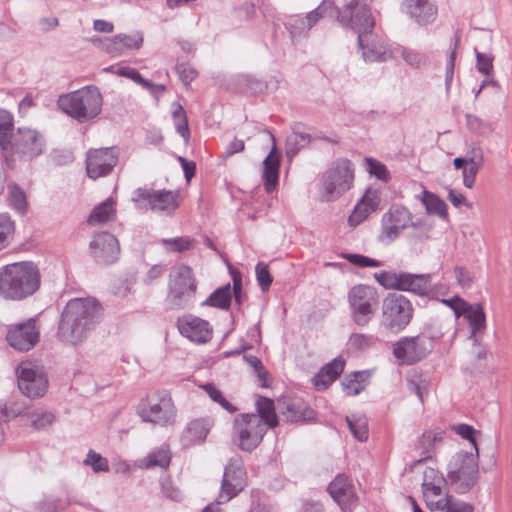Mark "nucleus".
I'll list each match as a JSON object with an SVG mask.
<instances>
[{"instance_id":"63","label":"nucleus","mask_w":512,"mask_h":512,"mask_svg":"<svg viewBox=\"0 0 512 512\" xmlns=\"http://www.w3.org/2000/svg\"><path fill=\"white\" fill-rule=\"evenodd\" d=\"M477 70L483 75L490 76L493 72V57L489 54L476 52Z\"/></svg>"},{"instance_id":"20","label":"nucleus","mask_w":512,"mask_h":512,"mask_svg":"<svg viewBox=\"0 0 512 512\" xmlns=\"http://www.w3.org/2000/svg\"><path fill=\"white\" fill-rule=\"evenodd\" d=\"M89 253L99 264H112L119 258L120 245L117 238L111 233L99 232L92 237Z\"/></svg>"},{"instance_id":"10","label":"nucleus","mask_w":512,"mask_h":512,"mask_svg":"<svg viewBox=\"0 0 512 512\" xmlns=\"http://www.w3.org/2000/svg\"><path fill=\"white\" fill-rule=\"evenodd\" d=\"M375 280L385 289L412 292L420 296L428 294L431 274L382 271L374 274Z\"/></svg>"},{"instance_id":"34","label":"nucleus","mask_w":512,"mask_h":512,"mask_svg":"<svg viewBox=\"0 0 512 512\" xmlns=\"http://www.w3.org/2000/svg\"><path fill=\"white\" fill-rule=\"evenodd\" d=\"M464 316L471 328V337H475L477 333L482 332L486 327V316L482 304H467L463 311Z\"/></svg>"},{"instance_id":"55","label":"nucleus","mask_w":512,"mask_h":512,"mask_svg":"<svg viewBox=\"0 0 512 512\" xmlns=\"http://www.w3.org/2000/svg\"><path fill=\"white\" fill-rule=\"evenodd\" d=\"M460 42V36L456 35L454 47L451 50L447 62H446V69H445V88L448 92L450 90L452 81H453V75H454V68H455V60L457 55V48Z\"/></svg>"},{"instance_id":"30","label":"nucleus","mask_w":512,"mask_h":512,"mask_svg":"<svg viewBox=\"0 0 512 512\" xmlns=\"http://www.w3.org/2000/svg\"><path fill=\"white\" fill-rule=\"evenodd\" d=\"M279 411L290 422L308 421L314 418V411L302 399H288L279 403Z\"/></svg>"},{"instance_id":"2","label":"nucleus","mask_w":512,"mask_h":512,"mask_svg":"<svg viewBox=\"0 0 512 512\" xmlns=\"http://www.w3.org/2000/svg\"><path fill=\"white\" fill-rule=\"evenodd\" d=\"M40 284V271L33 262H16L0 268V297L6 301H22L32 296Z\"/></svg>"},{"instance_id":"64","label":"nucleus","mask_w":512,"mask_h":512,"mask_svg":"<svg viewBox=\"0 0 512 512\" xmlns=\"http://www.w3.org/2000/svg\"><path fill=\"white\" fill-rule=\"evenodd\" d=\"M453 430L455 431L456 434H458L462 438L470 441V443L472 444V451H475V449H478L477 443H476V440L474 437V434L476 431L472 426H470L468 424H458V425L453 426Z\"/></svg>"},{"instance_id":"11","label":"nucleus","mask_w":512,"mask_h":512,"mask_svg":"<svg viewBox=\"0 0 512 512\" xmlns=\"http://www.w3.org/2000/svg\"><path fill=\"white\" fill-rule=\"evenodd\" d=\"M413 317L411 302L403 295L388 294L382 302L383 324L390 331L398 333L404 330Z\"/></svg>"},{"instance_id":"5","label":"nucleus","mask_w":512,"mask_h":512,"mask_svg":"<svg viewBox=\"0 0 512 512\" xmlns=\"http://www.w3.org/2000/svg\"><path fill=\"white\" fill-rule=\"evenodd\" d=\"M197 281L192 269L185 264L173 266L169 273L166 304L170 309L189 307L195 300Z\"/></svg>"},{"instance_id":"25","label":"nucleus","mask_w":512,"mask_h":512,"mask_svg":"<svg viewBox=\"0 0 512 512\" xmlns=\"http://www.w3.org/2000/svg\"><path fill=\"white\" fill-rule=\"evenodd\" d=\"M213 426L214 421L210 417L195 418L189 421L180 436L182 447L190 448L204 443Z\"/></svg>"},{"instance_id":"49","label":"nucleus","mask_w":512,"mask_h":512,"mask_svg":"<svg viewBox=\"0 0 512 512\" xmlns=\"http://www.w3.org/2000/svg\"><path fill=\"white\" fill-rule=\"evenodd\" d=\"M335 10L333 0H323L314 10L307 13L308 26L314 27L318 21L328 15L329 12Z\"/></svg>"},{"instance_id":"14","label":"nucleus","mask_w":512,"mask_h":512,"mask_svg":"<svg viewBox=\"0 0 512 512\" xmlns=\"http://www.w3.org/2000/svg\"><path fill=\"white\" fill-rule=\"evenodd\" d=\"M178 192L167 190L137 189L133 194V201L139 209L150 208L155 212L167 215L173 214L179 206Z\"/></svg>"},{"instance_id":"1","label":"nucleus","mask_w":512,"mask_h":512,"mask_svg":"<svg viewBox=\"0 0 512 512\" xmlns=\"http://www.w3.org/2000/svg\"><path fill=\"white\" fill-rule=\"evenodd\" d=\"M101 314L100 303L91 297L73 298L67 302L58 326L59 338L68 344L78 345L95 329Z\"/></svg>"},{"instance_id":"59","label":"nucleus","mask_w":512,"mask_h":512,"mask_svg":"<svg viewBox=\"0 0 512 512\" xmlns=\"http://www.w3.org/2000/svg\"><path fill=\"white\" fill-rule=\"evenodd\" d=\"M343 257L351 264L359 267H380L382 262L365 255L346 253Z\"/></svg>"},{"instance_id":"44","label":"nucleus","mask_w":512,"mask_h":512,"mask_svg":"<svg viewBox=\"0 0 512 512\" xmlns=\"http://www.w3.org/2000/svg\"><path fill=\"white\" fill-rule=\"evenodd\" d=\"M434 511L474 512V507L472 504L457 499L454 496L450 495L448 492H446L445 497L442 498V507H439Z\"/></svg>"},{"instance_id":"19","label":"nucleus","mask_w":512,"mask_h":512,"mask_svg":"<svg viewBox=\"0 0 512 512\" xmlns=\"http://www.w3.org/2000/svg\"><path fill=\"white\" fill-rule=\"evenodd\" d=\"M447 480L438 470L426 467L423 471L422 493L426 507L430 511L442 507V498L445 497L444 489Z\"/></svg>"},{"instance_id":"60","label":"nucleus","mask_w":512,"mask_h":512,"mask_svg":"<svg viewBox=\"0 0 512 512\" xmlns=\"http://www.w3.org/2000/svg\"><path fill=\"white\" fill-rule=\"evenodd\" d=\"M307 16L305 17H291L286 22V27L290 30L292 36H297L308 32L311 26H308L306 22Z\"/></svg>"},{"instance_id":"36","label":"nucleus","mask_w":512,"mask_h":512,"mask_svg":"<svg viewBox=\"0 0 512 512\" xmlns=\"http://www.w3.org/2000/svg\"><path fill=\"white\" fill-rule=\"evenodd\" d=\"M418 199L425 206L428 214H434L443 219L447 218V205L436 194L429 192L428 190H423L421 195L418 196Z\"/></svg>"},{"instance_id":"22","label":"nucleus","mask_w":512,"mask_h":512,"mask_svg":"<svg viewBox=\"0 0 512 512\" xmlns=\"http://www.w3.org/2000/svg\"><path fill=\"white\" fill-rule=\"evenodd\" d=\"M118 161V153L114 148L91 150L87 154V175L97 179L109 174Z\"/></svg>"},{"instance_id":"3","label":"nucleus","mask_w":512,"mask_h":512,"mask_svg":"<svg viewBox=\"0 0 512 512\" xmlns=\"http://www.w3.org/2000/svg\"><path fill=\"white\" fill-rule=\"evenodd\" d=\"M57 106L72 119L84 123L101 113L103 97L97 86L89 85L60 95Z\"/></svg>"},{"instance_id":"16","label":"nucleus","mask_w":512,"mask_h":512,"mask_svg":"<svg viewBox=\"0 0 512 512\" xmlns=\"http://www.w3.org/2000/svg\"><path fill=\"white\" fill-rule=\"evenodd\" d=\"M45 149V139L36 130L30 128H19L13 136L8 152L5 157L18 155L20 158L31 160L38 157Z\"/></svg>"},{"instance_id":"26","label":"nucleus","mask_w":512,"mask_h":512,"mask_svg":"<svg viewBox=\"0 0 512 512\" xmlns=\"http://www.w3.org/2000/svg\"><path fill=\"white\" fill-rule=\"evenodd\" d=\"M359 49L366 62H385L394 57V49L390 50L383 40L372 32L364 36L362 43L358 40Z\"/></svg>"},{"instance_id":"7","label":"nucleus","mask_w":512,"mask_h":512,"mask_svg":"<svg viewBox=\"0 0 512 512\" xmlns=\"http://www.w3.org/2000/svg\"><path fill=\"white\" fill-rule=\"evenodd\" d=\"M478 449L475 451H459L448 464L447 476L455 491L459 494L468 493L479 478Z\"/></svg>"},{"instance_id":"28","label":"nucleus","mask_w":512,"mask_h":512,"mask_svg":"<svg viewBox=\"0 0 512 512\" xmlns=\"http://www.w3.org/2000/svg\"><path fill=\"white\" fill-rule=\"evenodd\" d=\"M381 203V194L376 189H368L363 197L357 202L348 218L350 226H357L375 212Z\"/></svg>"},{"instance_id":"45","label":"nucleus","mask_w":512,"mask_h":512,"mask_svg":"<svg viewBox=\"0 0 512 512\" xmlns=\"http://www.w3.org/2000/svg\"><path fill=\"white\" fill-rule=\"evenodd\" d=\"M9 205L18 213L23 214L27 209V199L25 192L17 185L8 186Z\"/></svg>"},{"instance_id":"15","label":"nucleus","mask_w":512,"mask_h":512,"mask_svg":"<svg viewBox=\"0 0 512 512\" xmlns=\"http://www.w3.org/2000/svg\"><path fill=\"white\" fill-rule=\"evenodd\" d=\"M433 350V340L425 335L402 337L393 345V355L400 364L411 365Z\"/></svg>"},{"instance_id":"52","label":"nucleus","mask_w":512,"mask_h":512,"mask_svg":"<svg viewBox=\"0 0 512 512\" xmlns=\"http://www.w3.org/2000/svg\"><path fill=\"white\" fill-rule=\"evenodd\" d=\"M84 464L91 466L95 473L109 472L110 470L108 460L93 450L88 452L87 457L84 460Z\"/></svg>"},{"instance_id":"35","label":"nucleus","mask_w":512,"mask_h":512,"mask_svg":"<svg viewBox=\"0 0 512 512\" xmlns=\"http://www.w3.org/2000/svg\"><path fill=\"white\" fill-rule=\"evenodd\" d=\"M257 414L256 417H260L266 425V429L274 428L278 424V418L275 413L274 402L266 397H259L256 401Z\"/></svg>"},{"instance_id":"48","label":"nucleus","mask_w":512,"mask_h":512,"mask_svg":"<svg viewBox=\"0 0 512 512\" xmlns=\"http://www.w3.org/2000/svg\"><path fill=\"white\" fill-rule=\"evenodd\" d=\"M166 251L184 252L194 245V240L190 237L163 238L160 240Z\"/></svg>"},{"instance_id":"41","label":"nucleus","mask_w":512,"mask_h":512,"mask_svg":"<svg viewBox=\"0 0 512 512\" xmlns=\"http://www.w3.org/2000/svg\"><path fill=\"white\" fill-rule=\"evenodd\" d=\"M366 377L365 371H355L352 374L346 376L342 381V387L346 395L356 396L364 390V380Z\"/></svg>"},{"instance_id":"42","label":"nucleus","mask_w":512,"mask_h":512,"mask_svg":"<svg viewBox=\"0 0 512 512\" xmlns=\"http://www.w3.org/2000/svg\"><path fill=\"white\" fill-rule=\"evenodd\" d=\"M26 415L31 427L35 430H45L50 427L55 420L53 413L42 409L30 411Z\"/></svg>"},{"instance_id":"21","label":"nucleus","mask_w":512,"mask_h":512,"mask_svg":"<svg viewBox=\"0 0 512 512\" xmlns=\"http://www.w3.org/2000/svg\"><path fill=\"white\" fill-rule=\"evenodd\" d=\"M40 337L39 328L35 319L11 326L6 339L9 345L18 351H29L38 343Z\"/></svg>"},{"instance_id":"12","label":"nucleus","mask_w":512,"mask_h":512,"mask_svg":"<svg viewBox=\"0 0 512 512\" xmlns=\"http://www.w3.org/2000/svg\"><path fill=\"white\" fill-rule=\"evenodd\" d=\"M254 414H240L234 420V435L238 446L245 451H252L262 441L267 432L266 425Z\"/></svg>"},{"instance_id":"9","label":"nucleus","mask_w":512,"mask_h":512,"mask_svg":"<svg viewBox=\"0 0 512 512\" xmlns=\"http://www.w3.org/2000/svg\"><path fill=\"white\" fill-rule=\"evenodd\" d=\"M138 412L144 422L161 427L174 424L177 416V409L172 397L166 391L157 392L142 400Z\"/></svg>"},{"instance_id":"13","label":"nucleus","mask_w":512,"mask_h":512,"mask_svg":"<svg viewBox=\"0 0 512 512\" xmlns=\"http://www.w3.org/2000/svg\"><path fill=\"white\" fill-rule=\"evenodd\" d=\"M20 391L29 398L42 397L48 388V379L43 367L32 361L21 362L17 369Z\"/></svg>"},{"instance_id":"37","label":"nucleus","mask_w":512,"mask_h":512,"mask_svg":"<svg viewBox=\"0 0 512 512\" xmlns=\"http://www.w3.org/2000/svg\"><path fill=\"white\" fill-rule=\"evenodd\" d=\"M104 72H111L118 76L126 77L128 79H131L135 83L141 85L144 88L152 89L157 88L159 90H163V86H154L152 83H150L148 80L144 79L141 74L134 68L128 67V66H109L103 69Z\"/></svg>"},{"instance_id":"31","label":"nucleus","mask_w":512,"mask_h":512,"mask_svg":"<svg viewBox=\"0 0 512 512\" xmlns=\"http://www.w3.org/2000/svg\"><path fill=\"white\" fill-rule=\"evenodd\" d=\"M280 156L277 147L271 148L263 160L262 178L265 190L271 193L275 190L279 179Z\"/></svg>"},{"instance_id":"4","label":"nucleus","mask_w":512,"mask_h":512,"mask_svg":"<svg viewBox=\"0 0 512 512\" xmlns=\"http://www.w3.org/2000/svg\"><path fill=\"white\" fill-rule=\"evenodd\" d=\"M355 165L346 158L331 163L319 179V196L324 202H334L352 189Z\"/></svg>"},{"instance_id":"23","label":"nucleus","mask_w":512,"mask_h":512,"mask_svg":"<svg viewBox=\"0 0 512 512\" xmlns=\"http://www.w3.org/2000/svg\"><path fill=\"white\" fill-rule=\"evenodd\" d=\"M233 287L226 284L216 289L202 302V306H210L226 310L230 307L232 295L238 304L242 302V278L239 272L232 271Z\"/></svg>"},{"instance_id":"46","label":"nucleus","mask_w":512,"mask_h":512,"mask_svg":"<svg viewBox=\"0 0 512 512\" xmlns=\"http://www.w3.org/2000/svg\"><path fill=\"white\" fill-rule=\"evenodd\" d=\"M377 337L372 334L353 333L348 339V347L354 351H365L373 347Z\"/></svg>"},{"instance_id":"38","label":"nucleus","mask_w":512,"mask_h":512,"mask_svg":"<svg viewBox=\"0 0 512 512\" xmlns=\"http://www.w3.org/2000/svg\"><path fill=\"white\" fill-rule=\"evenodd\" d=\"M13 116L7 110L0 109V148L8 152L13 138Z\"/></svg>"},{"instance_id":"40","label":"nucleus","mask_w":512,"mask_h":512,"mask_svg":"<svg viewBox=\"0 0 512 512\" xmlns=\"http://www.w3.org/2000/svg\"><path fill=\"white\" fill-rule=\"evenodd\" d=\"M348 427L353 436L360 442L368 439V421L364 415H351L346 417Z\"/></svg>"},{"instance_id":"54","label":"nucleus","mask_w":512,"mask_h":512,"mask_svg":"<svg viewBox=\"0 0 512 512\" xmlns=\"http://www.w3.org/2000/svg\"><path fill=\"white\" fill-rule=\"evenodd\" d=\"M116 39L119 41L121 52L124 50L138 49L143 43V37L140 33L118 34Z\"/></svg>"},{"instance_id":"33","label":"nucleus","mask_w":512,"mask_h":512,"mask_svg":"<svg viewBox=\"0 0 512 512\" xmlns=\"http://www.w3.org/2000/svg\"><path fill=\"white\" fill-rule=\"evenodd\" d=\"M115 218V201L112 198H108L94 207L88 217V224L91 226L104 225L114 221Z\"/></svg>"},{"instance_id":"53","label":"nucleus","mask_w":512,"mask_h":512,"mask_svg":"<svg viewBox=\"0 0 512 512\" xmlns=\"http://www.w3.org/2000/svg\"><path fill=\"white\" fill-rule=\"evenodd\" d=\"M92 42L94 45L100 47L103 51L112 56H118L122 53L121 48L119 46V41L116 39V35L113 37L103 39L99 37H94L92 38Z\"/></svg>"},{"instance_id":"47","label":"nucleus","mask_w":512,"mask_h":512,"mask_svg":"<svg viewBox=\"0 0 512 512\" xmlns=\"http://www.w3.org/2000/svg\"><path fill=\"white\" fill-rule=\"evenodd\" d=\"M172 116L176 131L183 137L185 142H187L190 137L188 119L183 107L180 104H174Z\"/></svg>"},{"instance_id":"29","label":"nucleus","mask_w":512,"mask_h":512,"mask_svg":"<svg viewBox=\"0 0 512 512\" xmlns=\"http://www.w3.org/2000/svg\"><path fill=\"white\" fill-rule=\"evenodd\" d=\"M402 10L419 25H428L437 16V7L430 0H404Z\"/></svg>"},{"instance_id":"6","label":"nucleus","mask_w":512,"mask_h":512,"mask_svg":"<svg viewBox=\"0 0 512 512\" xmlns=\"http://www.w3.org/2000/svg\"><path fill=\"white\" fill-rule=\"evenodd\" d=\"M373 0H343L340 6L335 7L336 20L344 28L357 33L362 43L364 36L372 32L375 19L372 15L370 3Z\"/></svg>"},{"instance_id":"24","label":"nucleus","mask_w":512,"mask_h":512,"mask_svg":"<svg viewBox=\"0 0 512 512\" xmlns=\"http://www.w3.org/2000/svg\"><path fill=\"white\" fill-rule=\"evenodd\" d=\"M177 327L180 334L191 342L203 344L212 338L210 323L194 315H185L178 319Z\"/></svg>"},{"instance_id":"51","label":"nucleus","mask_w":512,"mask_h":512,"mask_svg":"<svg viewBox=\"0 0 512 512\" xmlns=\"http://www.w3.org/2000/svg\"><path fill=\"white\" fill-rule=\"evenodd\" d=\"M29 412L30 411L27 410L26 404L23 402H13L5 406V408L0 406V423L2 424V421L18 416L27 418L26 414Z\"/></svg>"},{"instance_id":"57","label":"nucleus","mask_w":512,"mask_h":512,"mask_svg":"<svg viewBox=\"0 0 512 512\" xmlns=\"http://www.w3.org/2000/svg\"><path fill=\"white\" fill-rule=\"evenodd\" d=\"M203 389L214 402H217L225 410L230 413L236 411V407H234L228 400H226L221 391H219L213 384H206L203 386Z\"/></svg>"},{"instance_id":"17","label":"nucleus","mask_w":512,"mask_h":512,"mask_svg":"<svg viewBox=\"0 0 512 512\" xmlns=\"http://www.w3.org/2000/svg\"><path fill=\"white\" fill-rule=\"evenodd\" d=\"M413 225L412 213L404 206L393 205L382 216L380 240L391 243Z\"/></svg>"},{"instance_id":"18","label":"nucleus","mask_w":512,"mask_h":512,"mask_svg":"<svg viewBox=\"0 0 512 512\" xmlns=\"http://www.w3.org/2000/svg\"><path fill=\"white\" fill-rule=\"evenodd\" d=\"M246 486V471L241 458H232L225 467L219 503H227L237 496Z\"/></svg>"},{"instance_id":"50","label":"nucleus","mask_w":512,"mask_h":512,"mask_svg":"<svg viewBox=\"0 0 512 512\" xmlns=\"http://www.w3.org/2000/svg\"><path fill=\"white\" fill-rule=\"evenodd\" d=\"M14 222L8 214H0V251L5 249L14 233Z\"/></svg>"},{"instance_id":"27","label":"nucleus","mask_w":512,"mask_h":512,"mask_svg":"<svg viewBox=\"0 0 512 512\" xmlns=\"http://www.w3.org/2000/svg\"><path fill=\"white\" fill-rule=\"evenodd\" d=\"M328 492L344 512L351 510L357 502L354 487L345 475L336 476L330 483Z\"/></svg>"},{"instance_id":"43","label":"nucleus","mask_w":512,"mask_h":512,"mask_svg":"<svg viewBox=\"0 0 512 512\" xmlns=\"http://www.w3.org/2000/svg\"><path fill=\"white\" fill-rule=\"evenodd\" d=\"M310 143V135L302 132L291 133L286 140V156L291 160L300 149Z\"/></svg>"},{"instance_id":"39","label":"nucleus","mask_w":512,"mask_h":512,"mask_svg":"<svg viewBox=\"0 0 512 512\" xmlns=\"http://www.w3.org/2000/svg\"><path fill=\"white\" fill-rule=\"evenodd\" d=\"M398 54L413 68H420L428 63V57L425 54L411 48L398 46L394 48V56Z\"/></svg>"},{"instance_id":"61","label":"nucleus","mask_w":512,"mask_h":512,"mask_svg":"<svg viewBox=\"0 0 512 512\" xmlns=\"http://www.w3.org/2000/svg\"><path fill=\"white\" fill-rule=\"evenodd\" d=\"M368 171L379 180L387 181L389 172L384 164L373 158H366Z\"/></svg>"},{"instance_id":"58","label":"nucleus","mask_w":512,"mask_h":512,"mask_svg":"<svg viewBox=\"0 0 512 512\" xmlns=\"http://www.w3.org/2000/svg\"><path fill=\"white\" fill-rule=\"evenodd\" d=\"M256 280L263 292L269 290L273 278L269 272L268 266L263 262H259L255 267Z\"/></svg>"},{"instance_id":"62","label":"nucleus","mask_w":512,"mask_h":512,"mask_svg":"<svg viewBox=\"0 0 512 512\" xmlns=\"http://www.w3.org/2000/svg\"><path fill=\"white\" fill-rule=\"evenodd\" d=\"M170 453L168 449L162 448L147 457L148 464L166 468L170 463Z\"/></svg>"},{"instance_id":"56","label":"nucleus","mask_w":512,"mask_h":512,"mask_svg":"<svg viewBox=\"0 0 512 512\" xmlns=\"http://www.w3.org/2000/svg\"><path fill=\"white\" fill-rule=\"evenodd\" d=\"M239 85L242 92L260 93L264 89V83L250 75H242L239 77Z\"/></svg>"},{"instance_id":"8","label":"nucleus","mask_w":512,"mask_h":512,"mask_svg":"<svg viewBox=\"0 0 512 512\" xmlns=\"http://www.w3.org/2000/svg\"><path fill=\"white\" fill-rule=\"evenodd\" d=\"M379 300V293L374 286H352L347 293V302L353 323L359 327L367 326L378 311Z\"/></svg>"},{"instance_id":"32","label":"nucleus","mask_w":512,"mask_h":512,"mask_svg":"<svg viewBox=\"0 0 512 512\" xmlns=\"http://www.w3.org/2000/svg\"><path fill=\"white\" fill-rule=\"evenodd\" d=\"M344 366L345 360L341 356L334 358L313 377V385L318 390L326 389L342 373Z\"/></svg>"}]
</instances>
